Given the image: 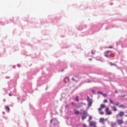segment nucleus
Segmentation results:
<instances>
[{
  "instance_id": "obj_1",
  "label": "nucleus",
  "mask_w": 127,
  "mask_h": 127,
  "mask_svg": "<svg viewBox=\"0 0 127 127\" xmlns=\"http://www.w3.org/2000/svg\"><path fill=\"white\" fill-rule=\"evenodd\" d=\"M74 76L77 79V80H76L73 78H72V80L76 82H77L79 80V75L78 74Z\"/></svg>"
},
{
  "instance_id": "obj_2",
  "label": "nucleus",
  "mask_w": 127,
  "mask_h": 127,
  "mask_svg": "<svg viewBox=\"0 0 127 127\" xmlns=\"http://www.w3.org/2000/svg\"><path fill=\"white\" fill-rule=\"evenodd\" d=\"M87 101L88 102V107H91L92 104V101L91 99H90L89 97L88 96Z\"/></svg>"
},
{
  "instance_id": "obj_3",
  "label": "nucleus",
  "mask_w": 127,
  "mask_h": 127,
  "mask_svg": "<svg viewBox=\"0 0 127 127\" xmlns=\"http://www.w3.org/2000/svg\"><path fill=\"white\" fill-rule=\"evenodd\" d=\"M89 125L91 127H96V123L95 122L91 121L89 122Z\"/></svg>"
},
{
  "instance_id": "obj_4",
  "label": "nucleus",
  "mask_w": 127,
  "mask_h": 127,
  "mask_svg": "<svg viewBox=\"0 0 127 127\" xmlns=\"http://www.w3.org/2000/svg\"><path fill=\"white\" fill-rule=\"evenodd\" d=\"M109 108H106L105 110V112L107 115H110L112 114V112L111 111H108Z\"/></svg>"
},
{
  "instance_id": "obj_5",
  "label": "nucleus",
  "mask_w": 127,
  "mask_h": 127,
  "mask_svg": "<svg viewBox=\"0 0 127 127\" xmlns=\"http://www.w3.org/2000/svg\"><path fill=\"white\" fill-rule=\"evenodd\" d=\"M104 119L102 118H100L99 119V122L101 123L103 125L104 124Z\"/></svg>"
},
{
  "instance_id": "obj_6",
  "label": "nucleus",
  "mask_w": 127,
  "mask_h": 127,
  "mask_svg": "<svg viewBox=\"0 0 127 127\" xmlns=\"http://www.w3.org/2000/svg\"><path fill=\"white\" fill-rule=\"evenodd\" d=\"M117 122L119 125H120L122 124L123 123L122 120L118 119L117 120Z\"/></svg>"
},
{
  "instance_id": "obj_7",
  "label": "nucleus",
  "mask_w": 127,
  "mask_h": 127,
  "mask_svg": "<svg viewBox=\"0 0 127 127\" xmlns=\"http://www.w3.org/2000/svg\"><path fill=\"white\" fill-rule=\"evenodd\" d=\"M110 107L114 111H116L117 110V108L115 106H110Z\"/></svg>"
},
{
  "instance_id": "obj_8",
  "label": "nucleus",
  "mask_w": 127,
  "mask_h": 127,
  "mask_svg": "<svg viewBox=\"0 0 127 127\" xmlns=\"http://www.w3.org/2000/svg\"><path fill=\"white\" fill-rule=\"evenodd\" d=\"M124 112L123 111H121L119 113V115L121 117H122L124 114Z\"/></svg>"
},
{
  "instance_id": "obj_9",
  "label": "nucleus",
  "mask_w": 127,
  "mask_h": 127,
  "mask_svg": "<svg viewBox=\"0 0 127 127\" xmlns=\"http://www.w3.org/2000/svg\"><path fill=\"white\" fill-rule=\"evenodd\" d=\"M81 112L80 113L81 114L84 115L86 114V112L84 110L82 109H81Z\"/></svg>"
},
{
  "instance_id": "obj_10",
  "label": "nucleus",
  "mask_w": 127,
  "mask_h": 127,
  "mask_svg": "<svg viewBox=\"0 0 127 127\" xmlns=\"http://www.w3.org/2000/svg\"><path fill=\"white\" fill-rule=\"evenodd\" d=\"M74 111L75 112V114L78 115L79 114V112L78 111H77L75 109H74Z\"/></svg>"
},
{
  "instance_id": "obj_11",
  "label": "nucleus",
  "mask_w": 127,
  "mask_h": 127,
  "mask_svg": "<svg viewBox=\"0 0 127 127\" xmlns=\"http://www.w3.org/2000/svg\"><path fill=\"white\" fill-rule=\"evenodd\" d=\"M81 117L82 120H83L86 118L87 116L86 115H82Z\"/></svg>"
},
{
  "instance_id": "obj_12",
  "label": "nucleus",
  "mask_w": 127,
  "mask_h": 127,
  "mask_svg": "<svg viewBox=\"0 0 127 127\" xmlns=\"http://www.w3.org/2000/svg\"><path fill=\"white\" fill-rule=\"evenodd\" d=\"M105 107V105L103 104H101L100 105V107L102 109L104 108Z\"/></svg>"
},
{
  "instance_id": "obj_13",
  "label": "nucleus",
  "mask_w": 127,
  "mask_h": 127,
  "mask_svg": "<svg viewBox=\"0 0 127 127\" xmlns=\"http://www.w3.org/2000/svg\"><path fill=\"white\" fill-rule=\"evenodd\" d=\"M108 53H107L106 52H104V56L107 57H108Z\"/></svg>"
},
{
  "instance_id": "obj_14",
  "label": "nucleus",
  "mask_w": 127,
  "mask_h": 127,
  "mask_svg": "<svg viewBox=\"0 0 127 127\" xmlns=\"http://www.w3.org/2000/svg\"><path fill=\"white\" fill-rule=\"evenodd\" d=\"M75 100L77 101H79V99L78 98V96H76V98L75 99Z\"/></svg>"
},
{
  "instance_id": "obj_15",
  "label": "nucleus",
  "mask_w": 127,
  "mask_h": 127,
  "mask_svg": "<svg viewBox=\"0 0 127 127\" xmlns=\"http://www.w3.org/2000/svg\"><path fill=\"white\" fill-rule=\"evenodd\" d=\"M119 103L118 102H117L116 103L114 104L116 106H118L119 105Z\"/></svg>"
},
{
  "instance_id": "obj_16",
  "label": "nucleus",
  "mask_w": 127,
  "mask_h": 127,
  "mask_svg": "<svg viewBox=\"0 0 127 127\" xmlns=\"http://www.w3.org/2000/svg\"><path fill=\"white\" fill-rule=\"evenodd\" d=\"M92 117L91 116H89V120H90L92 119Z\"/></svg>"
},
{
  "instance_id": "obj_17",
  "label": "nucleus",
  "mask_w": 127,
  "mask_h": 127,
  "mask_svg": "<svg viewBox=\"0 0 127 127\" xmlns=\"http://www.w3.org/2000/svg\"><path fill=\"white\" fill-rule=\"evenodd\" d=\"M99 114L101 115H103L104 114V112L102 111H101L99 113Z\"/></svg>"
},
{
  "instance_id": "obj_18",
  "label": "nucleus",
  "mask_w": 127,
  "mask_h": 127,
  "mask_svg": "<svg viewBox=\"0 0 127 127\" xmlns=\"http://www.w3.org/2000/svg\"><path fill=\"white\" fill-rule=\"evenodd\" d=\"M109 64L111 65H116L115 64H112L111 62H110L109 63Z\"/></svg>"
},
{
  "instance_id": "obj_19",
  "label": "nucleus",
  "mask_w": 127,
  "mask_h": 127,
  "mask_svg": "<svg viewBox=\"0 0 127 127\" xmlns=\"http://www.w3.org/2000/svg\"><path fill=\"white\" fill-rule=\"evenodd\" d=\"M97 93L98 94H101L102 95V94L103 93L102 92H101V91H98Z\"/></svg>"
},
{
  "instance_id": "obj_20",
  "label": "nucleus",
  "mask_w": 127,
  "mask_h": 127,
  "mask_svg": "<svg viewBox=\"0 0 127 127\" xmlns=\"http://www.w3.org/2000/svg\"><path fill=\"white\" fill-rule=\"evenodd\" d=\"M109 100L110 103L112 104H113V101L112 100H111V99H109Z\"/></svg>"
},
{
  "instance_id": "obj_21",
  "label": "nucleus",
  "mask_w": 127,
  "mask_h": 127,
  "mask_svg": "<svg viewBox=\"0 0 127 127\" xmlns=\"http://www.w3.org/2000/svg\"><path fill=\"white\" fill-rule=\"evenodd\" d=\"M107 102V100L106 99H105L104 100V103Z\"/></svg>"
},
{
  "instance_id": "obj_22",
  "label": "nucleus",
  "mask_w": 127,
  "mask_h": 127,
  "mask_svg": "<svg viewBox=\"0 0 127 127\" xmlns=\"http://www.w3.org/2000/svg\"><path fill=\"white\" fill-rule=\"evenodd\" d=\"M102 109L100 107V108H99L98 109V111H100L101 110H102Z\"/></svg>"
},
{
  "instance_id": "obj_23",
  "label": "nucleus",
  "mask_w": 127,
  "mask_h": 127,
  "mask_svg": "<svg viewBox=\"0 0 127 127\" xmlns=\"http://www.w3.org/2000/svg\"><path fill=\"white\" fill-rule=\"evenodd\" d=\"M102 95H103L104 96H105L106 95L105 94H103V93H102Z\"/></svg>"
},
{
  "instance_id": "obj_24",
  "label": "nucleus",
  "mask_w": 127,
  "mask_h": 127,
  "mask_svg": "<svg viewBox=\"0 0 127 127\" xmlns=\"http://www.w3.org/2000/svg\"><path fill=\"white\" fill-rule=\"evenodd\" d=\"M68 104H67L65 106V107L66 108H67L68 107Z\"/></svg>"
},
{
  "instance_id": "obj_25",
  "label": "nucleus",
  "mask_w": 127,
  "mask_h": 127,
  "mask_svg": "<svg viewBox=\"0 0 127 127\" xmlns=\"http://www.w3.org/2000/svg\"><path fill=\"white\" fill-rule=\"evenodd\" d=\"M107 53H109L110 52V51H107L105 52Z\"/></svg>"
},
{
  "instance_id": "obj_26",
  "label": "nucleus",
  "mask_w": 127,
  "mask_h": 127,
  "mask_svg": "<svg viewBox=\"0 0 127 127\" xmlns=\"http://www.w3.org/2000/svg\"><path fill=\"white\" fill-rule=\"evenodd\" d=\"M126 96V95H122L121 96L122 97H124V96Z\"/></svg>"
},
{
  "instance_id": "obj_27",
  "label": "nucleus",
  "mask_w": 127,
  "mask_h": 127,
  "mask_svg": "<svg viewBox=\"0 0 127 127\" xmlns=\"http://www.w3.org/2000/svg\"><path fill=\"white\" fill-rule=\"evenodd\" d=\"M120 107H122L123 108L124 107L123 105H121L120 106Z\"/></svg>"
},
{
  "instance_id": "obj_28",
  "label": "nucleus",
  "mask_w": 127,
  "mask_h": 127,
  "mask_svg": "<svg viewBox=\"0 0 127 127\" xmlns=\"http://www.w3.org/2000/svg\"><path fill=\"white\" fill-rule=\"evenodd\" d=\"M112 48V46H110L108 47V48Z\"/></svg>"
},
{
  "instance_id": "obj_29",
  "label": "nucleus",
  "mask_w": 127,
  "mask_h": 127,
  "mask_svg": "<svg viewBox=\"0 0 127 127\" xmlns=\"http://www.w3.org/2000/svg\"><path fill=\"white\" fill-rule=\"evenodd\" d=\"M91 53L92 54H95V53H94L93 51H92Z\"/></svg>"
},
{
  "instance_id": "obj_30",
  "label": "nucleus",
  "mask_w": 127,
  "mask_h": 127,
  "mask_svg": "<svg viewBox=\"0 0 127 127\" xmlns=\"http://www.w3.org/2000/svg\"><path fill=\"white\" fill-rule=\"evenodd\" d=\"M67 79L68 81L69 82V77L67 78Z\"/></svg>"
},
{
  "instance_id": "obj_31",
  "label": "nucleus",
  "mask_w": 127,
  "mask_h": 127,
  "mask_svg": "<svg viewBox=\"0 0 127 127\" xmlns=\"http://www.w3.org/2000/svg\"><path fill=\"white\" fill-rule=\"evenodd\" d=\"M71 104H72L73 105H74V103L73 102H72L71 103Z\"/></svg>"
},
{
  "instance_id": "obj_32",
  "label": "nucleus",
  "mask_w": 127,
  "mask_h": 127,
  "mask_svg": "<svg viewBox=\"0 0 127 127\" xmlns=\"http://www.w3.org/2000/svg\"><path fill=\"white\" fill-rule=\"evenodd\" d=\"M82 106V105H79L78 106V107H80Z\"/></svg>"
},
{
  "instance_id": "obj_33",
  "label": "nucleus",
  "mask_w": 127,
  "mask_h": 127,
  "mask_svg": "<svg viewBox=\"0 0 127 127\" xmlns=\"http://www.w3.org/2000/svg\"><path fill=\"white\" fill-rule=\"evenodd\" d=\"M53 121V119H52L50 121V122L51 123H52Z\"/></svg>"
},
{
  "instance_id": "obj_34",
  "label": "nucleus",
  "mask_w": 127,
  "mask_h": 127,
  "mask_svg": "<svg viewBox=\"0 0 127 127\" xmlns=\"http://www.w3.org/2000/svg\"><path fill=\"white\" fill-rule=\"evenodd\" d=\"M89 60H92V58H89Z\"/></svg>"
},
{
  "instance_id": "obj_35",
  "label": "nucleus",
  "mask_w": 127,
  "mask_h": 127,
  "mask_svg": "<svg viewBox=\"0 0 127 127\" xmlns=\"http://www.w3.org/2000/svg\"><path fill=\"white\" fill-rule=\"evenodd\" d=\"M115 93H116L117 94L118 93V92L116 90L115 91Z\"/></svg>"
},
{
  "instance_id": "obj_36",
  "label": "nucleus",
  "mask_w": 127,
  "mask_h": 127,
  "mask_svg": "<svg viewBox=\"0 0 127 127\" xmlns=\"http://www.w3.org/2000/svg\"><path fill=\"white\" fill-rule=\"evenodd\" d=\"M68 77H66L65 78H65H67H67H68Z\"/></svg>"
},
{
  "instance_id": "obj_37",
  "label": "nucleus",
  "mask_w": 127,
  "mask_h": 127,
  "mask_svg": "<svg viewBox=\"0 0 127 127\" xmlns=\"http://www.w3.org/2000/svg\"><path fill=\"white\" fill-rule=\"evenodd\" d=\"M9 96H11V94H9Z\"/></svg>"
},
{
  "instance_id": "obj_38",
  "label": "nucleus",
  "mask_w": 127,
  "mask_h": 127,
  "mask_svg": "<svg viewBox=\"0 0 127 127\" xmlns=\"http://www.w3.org/2000/svg\"><path fill=\"white\" fill-rule=\"evenodd\" d=\"M64 71V69H63L61 70V71L62 72L63 71Z\"/></svg>"
},
{
  "instance_id": "obj_39",
  "label": "nucleus",
  "mask_w": 127,
  "mask_h": 127,
  "mask_svg": "<svg viewBox=\"0 0 127 127\" xmlns=\"http://www.w3.org/2000/svg\"><path fill=\"white\" fill-rule=\"evenodd\" d=\"M80 103H81V104H83V102H80Z\"/></svg>"
},
{
  "instance_id": "obj_40",
  "label": "nucleus",
  "mask_w": 127,
  "mask_h": 127,
  "mask_svg": "<svg viewBox=\"0 0 127 127\" xmlns=\"http://www.w3.org/2000/svg\"><path fill=\"white\" fill-rule=\"evenodd\" d=\"M92 92H95V91H94V90H92Z\"/></svg>"
},
{
  "instance_id": "obj_41",
  "label": "nucleus",
  "mask_w": 127,
  "mask_h": 127,
  "mask_svg": "<svg viewBox=\"0 0 127 127\" xmlns=\"http://www.w3.org/2000/svg\"><path fill=\"white\" fill-rule=\"evenodd\" d=\"M125 116L127 117V115H125Z\"/></svg>"
},
{
  "instance_id": "obj_42",
  "label": "nucleus",
  "mask_w": 127,
  "mask_h": 127,
  "mask_svg": "<svg viewBox=\"0 0 127 127\" xmlns=\"http://www.w3.org/2000/svg\"><path fill=\"white\" fill-rule=\"evenodd\" d=\"M91 81H88V82H91Z\"/></svg>"
},
{
  "instance_id": "obj_43",
  "label": "nucleus",
  "mask_w": 127,
  "mask_h": 127,
  "mask_svg": "<svg viewBox=\"0 0 127 127\" xmlns=\"http://www.w3.org/2000/svg\"><path fill=\"white\" fill-rule=\"evenodd\" d=\"M8 111H9V108H8Z\"/></svg>"
},
{
  "instance_id": "obj_44",
  "label": "nucleus",
  "mask_w": 127,
  "mask_h": 127,
  "mask_svg": "<svg viewBox=\"0 0 127 127\" xmlns=\"http://www.w3.org/2000/svg\"><path fill=\"white\" fill-rule=\"evenodd\" d=\"M126 111H127V110H126Z\"/></svg>"
},
{
  "instance_id": "obj_45",
  "label": "nucleus",
  "mask_w": 127,
  "mask_h": 127,
  "mask_svg": "<svg viewBox=\"0 0 127 127\" xmlns=\"http://www.w3.org/2000/svg\"><path fill=\"white\" fill-rule=\"evenodd\" d=\"M65 82V83H66V82Z\"/></svg>"
},
{
  "instance_id": "obj_46",
  "label": "nucleus",
  "mask_w": 127,
  "mask_h": 127,
  "mask_svg": "<svg viewBox=\"0 0 127 127\" xmlns=\"http://www.w3.org/2000/svg\"><path fill=\"white\" fill-rule=\"evenodd\" d=\"M126 99H127V98H126Z\"/></svg>"
}]
</instances>
